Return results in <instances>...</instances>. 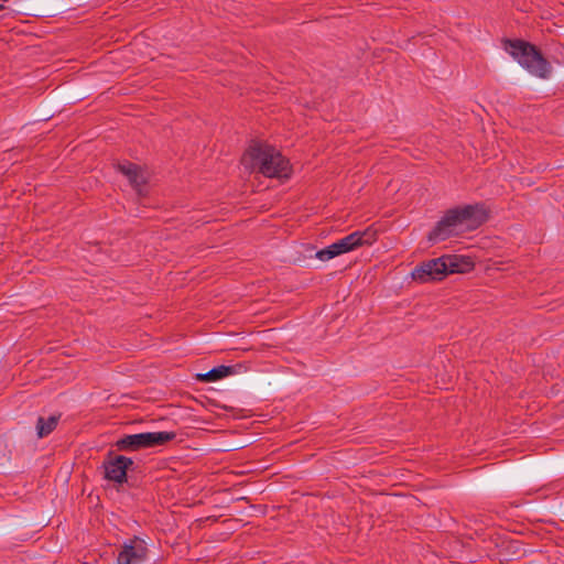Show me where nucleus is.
Wrapping results in <instances>:
<instances>
[{
	"label": "nucleus",
	"instance_id": "4468645a",
	"mask_svg": "<svg viewBox=\"0 0 564 564\" xmlns=\"http://www.w3.org/2000/svg\"><path fill=\"white\" fill-rule=\"evenodd\" d=\"M8 0H0V10H2L4 8V3L7 2Z\"/></svg>",
	"mask_w": 564,
	"mask_h": 564
},
{
	"label": "nucleus",
	"instance_id": "1a4fd4ad",
	"mask_svg": "<svg viewBox=\"0 0 564 564\" xmlns=\"http://www.w3.org/2000/svg\"><path fill=\"white\" fill-rule=\"evenodd\" d=\"M118 170L127 176L132 187L141 193V187L147 182V173L141 170L138 165L132 163L119 164Z\"/></svg>",
	"mask_w": 564,
	"mask_h": 564
},
{
	"label": "nucleus",
	"instance_id": "423d86ee",
	"mask_svg": "<svg viewBox=\"0 0 564 564\" xmlns=\"http://www.w3.org/2000/svg\"><path fill=\"white\" fill-rule=\"evenodd\" d=\"M133 464V460L123 455L109 454L104 462L105 477L108 480L122 484L127 480V469Z\"/></svg>",
	"mask_w": 564,
	"mask_h": 564
},
{
	"label": "nucleus",
	"instance_id": "7ed1b4c3",
	"mask_svg": "<svg viewBox=\"0 0 564 564\" xmlns=\"http://www.w3.org/2000/svg\"><path fill=\"white\" fill-rule=\"evenodd\" d=\"M503 47L530 74L540 78L550 76L552 67L534 45L522 40H506Z\"/></svg>",
	"mask_w": 564,
	"mask_h": 564
},
{
	"label": "nucleus",
	"instance_id": "9d476101",
	"mask_svg": "<svg viewBox=\"0 0 564 564\" xmlns=\"http://www.w3.org/2000/svg\"><path fill=\"white\" fill-rule=\"evenodd\" d=\"M446 267V275L451 273H464L473 269L474 263L469 257L458 254L442 256Z\"/></svg>",
	"mask_w": 564,
	"mask_h": 564
},
{
	"label": "nucleus",
	"instance_id": "20e7f679",
	"mask_svg": "<svg viewBox=\"0 0 564 564\" xmlns=\"http://www.w3.org/2000/svg\"><path fill=\"white\" fill-rule=\"evenodd\" d=\"M176 437L174 432H147L130 434L119 438L115 446L118 451L133 452L142 448H150L164 445Z\"/></svg>",
	"mask_w": 564,
	"mask_h": 564
},
{
	"label": "nucleus",
	"instance_id": "f257e3e1",
	"mask_svg": "<svg viewBox=\"0 0 564 564\" xmlns=\"http://www.w3.org/2000/svg\"><path fill=\"white\" fill-rule=\"evenodd\" d=\"M241 163L246 170L267 177H288L289 161L275 148L263 142H253L245 152Z\"/></svg>",
	"mask_w": 564,
	"mask_h": 564
},
{
	"label": "nucleus",
	"instance_id": "f8f14e48",
	"mask_svg": "<svg viewBox=\"0 0 564 564\" xmlns=\"http://www.w3.org/2000/svg\"><path fill=\"white\" fill-rule=\"evenodd\" d=\"M58 422V417L55 415H52L47 417L46 420L44 417H39L37 424H36V431L39 437H44L48 435L56 427Z\"/></svg>",
	"mask_w": 564,
	"mask_h": 564
},
{
	"label": "nucleus",
	"instance_id": "ddd939ff",
	"mask_svg": "<svg viewBox=\"0 0 564 564\" xmlns=\"http://www.w3.org/2000/svg\"><path fill=\"white\" fill-rule=\"evenodd\" d=\"M343 254L338 242H334L330 246L316 252L315 257L321 261H328L337 256Z\"/></svg>",
	"mask_w": 564,
	"mask_h": 564
},
{
	"label": "nucleus",
	"instance_id": "6e6552de",
	"mask_svg": "<svg viewBox=\"0 0 564 564\" xmlns=\"http://www.w3.org/2000/svg\"><path fill=\"white\" fill-rule=\"evenodd\" d=\"M377 240V230L369 227L362 231H355L338 240L343 253L352 251L361 246L371 245Z\"/></svg>",
	"mask_w": 564,
	"mask_h": 564
},
{
	"label": "nucleus",
	"instance_id": "39448f33",
	"mask_svg": "<svg viewBox=\"0 0 564 564\" xmlns=\"http://www.w3.org/2000/svg\"><path fill=\"white\" fill-rule=\"evenodd\" d=\"M148 549L140 538H133L123 543L117 556V564H142L147 560Z\"/></svg>",
	"mask_w": 564,
	"mask_h": 564
},
{
	"label": "nucleus",
	"instance_id": "f03ea898",
	"mask_svg": "<svg viewBox=\"0 0 564 564\" xmlns=\"http://www.w3.org/2000/svg\"><path fill=\"white\" fill-rule=\"evenodd\" d=\"M486 219V210L480 205H468L463 208L448 210L430 232L429 239L431 241L445 240L452 235L458 234L463 227L468 229L477 228Z\"/></svg>",
	"mask_w": 564,
	"mask_h": 564
},
{
	"label": "nucleus",
	"instance_id": "0eeeda50",
	"mask_svg": "<svg viewBox=\"0 0 564 564\" xmlns=\"http://www.w3.org/2000/svg\"><path fill=\"white\" fill-rule=\"evenodd\" d=\"M445 276L446 267L442 257L423 262L412 271V278L422 283L442 280Z\"/></svg>",
	"mask_w": 564,
	"mask_h": 564
},
{
	"label": "nucleus",
	"instance_id": "9b49d317",
	"mask_svg": "<svg viewBox=\"0 0 564 564\" xmlns=\"http://www.w3.org/2000/svg\"><path fill=\"white\" fill-rule=\"evenodd\" d=\"M232 373H235L232 367L219 366V367L213 368L212 370H209L206 373H198L197 380L202 381V382H214V381L220 380L223 378H226Z\"/></svg>",
	"mask_w": 564,
	"mask_h": 564
}]
</instances>
